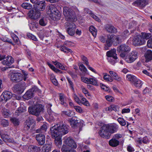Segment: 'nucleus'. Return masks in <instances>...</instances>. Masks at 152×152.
Wrapping results in <instances>:
<instances>
[{
	"instance_id": "1",
	"label": "nucleus",
	"mask_w": 152,
	"mask_h": 152,
	"mask_svg": "<svg viewBox=\"0 0 152 152\" xmlns=\"http://www.w3.org/2000/svg\"><path fill=\"white\" fill-rule=\"evenodd\" d=\"M69 129V126L64 124L59 126L57 124L50 128L51 134L53 138L55 139L56 145L58 147L61 145V137L68 132Z\"/></svg>"
},
{
	"instance_id": "2",
	"label": "nucleus",
	"mask_w": 152,
	"mask_h": 152,
	"mask_svg": "<svg viewBox=\"0 0 152 152\" xmlns=\"http://www.w3.org/2000/svg\"><path fill=\"white\" fill-rule=\"evenodd\" d=\"M118 128V126L115 123L104 124L101 127L99 133L101 137L109 139L112 134L117 132Z\"/></svg>"
},
{
	"instance_id": "3",
	"label": "nucleus",
	"mask_w": 152,
	"mask_h": 152,
	"mask_svg": "<svg viewBox=\"0 0 152 152\" xmlns=\"http://www.w3.org/2000/svg\"><path fill=\"white\" fill-rule=\"evenodd\" d=\"M48 13L50 15L51 19L54 20H57L60 19V12L56 7L53 5H51L49 6Z\"/></svg>"
},
{
	"instance_id": "4",
	"label": "nucleus",
	"mask_w": 152,
	"mask_h": 152,
	"mask_svg": "<svg viewBox=\"0 0 152 152\" xmlns=\"http://www.w3.org/2000/svg\"><path fill=\"white\" fill-rule=\"evenodd\" d=\"M43 109L42 105L38 104L34 106L29 107L28 108V111L30 114L38 116L39 115L40 112L43 111Z\"/></svg>"
},
{
	"instance_id": "5",
	"label": "nucleus",
	"mask_w": 152,
	"mask_h": 152,
	"mask_svg": "<svg viewBox=\"0 0 152 152\" xmlns=\"http://www.w3.org/2000/svg\"><path fill=\"white\" fill-rule=\"evenodd\" d=\"M130 47L126 44H122L118 46L117 48V51L121 53L120 57L124 58H125L127 54L131 50Z\"/></svg>"
},
{
	"instance_id": "6",
	"label": "nucleus",
	"mask_w": 152,
	"mask_h": 152,
	"mask_svg": "<svg viewBox=\"0 0 152 152\" xmlns=\"http://www.w3.org/2000/svg\"><path fill=\"white\" fill-rule=\"evenodd\" d=\"M127 80L130 82L136 87L138 88H141L142 84V82L135 76L131 75H127L126 76Z\"/></svg>"
},
{
	"instance_id": "7",
	"label": "nucleus",
	"mask_w": 152,
	"mask_h": 152,
	"mask_svg": "<svg viewBox=\"0 0 152 152\" xmlns=\"http://www.w3.org/2000/svg\"><path fill=\"white\" fill-rule=\"evenodd\" d=\"M113 38V35L110 34L107 36H99V38L100 41L104 43H105L104 48L105 50L108 49V48L111 46L112 45V38Z\"/></svg>"
},
{
	"instance_id": "8",
	"label": "nucleus",
	"mask_w": 152,
	"mask_h": 152,
	"mask_svg": "<svg viewBox=\"0 0 152 152\" xmlns=\"http://www.w3.org/2000/svg\"><path fill=\"white\" fill-rule=\"evenodd\" d=\"M138 57V53L135 50H133L126 55L124 59L126 62L131 63L135 61Z\"/></svg>"
},
{
	"instance_id": "9",
	"label": "nucleus",
	"mask_w": 152,
	"mask_h": 152,
	"mask_svg": "<svg viewBox=\"0 0 152 152\" xmlns=\"http://www.w3.org/2000/svg\"><path fill=\"white\" fill-rule=\"evenodd\" d=\"M132 42L133 45L135 46H138L144 44L145 41L142 38L141 35L137 34L133 37Z\"/></svg>"
},
{
	"instance_id": "10",
	"label": "nucleus",
	"mask_w": 152,
	"mask_h": 152,
	"mask_svg": "<svg viewBox=\"0 0 152 152\" xmlns=\"http://www.w3.org/2000/svg\"><path fill=\"white\" fill-rule=\"evenodd\" d=\"M23 79V75L20 73H12L11 76V80L15 83H19L22 81Z\"/></svg>"
},
{
	"instance_id": "11",
	"label": "nucleus",
	"mask_w": 152,
	"mask_h": 152,
	"mask_svg": "<svg viewBox=\"0 0 152 152\" xmlns=\"http://www.w3.org/2000/svg\"><path fill=\"white\" fill-rule=\"evenodd\" d=\"M67 28L66 29L67 33L70 36H72L75 34L76 26L73 23H67Z\"/></svg>"
},
{
	"instance_id": "12",
	"label": "nucleus",
	"mask_w": 152,
	"mask_h": 152,
	"mask_svg": "<svg viewBox=\"0 0 152 152\" xmlns=\"http://www.w3.org/2000/svg\"><path fill=\"white\" fill-rule=\"evenodd\" d=\"M29 16L31 18L36 19L39 17L40 16V11L34 8L31 10L29 12Z\"/></svg>"
},
{
	"instance_id": "13",
	"label": "nucleus",
	"mask_w": 152,
	"mask_h": 152,
	"mask_svg": "<svg viewBox=\"0 0 152 152\" xmlns=\"http://www.w3.org/2000/svg\"><path fill=\"white\" fill-rule=\"evenodd\" d=\"M14 92L18 94H21L24 91L25 88L23 84L18 83L15 85L12 88Z\"/></svg>"
},
{
	"instance_id": "14",
	"label": "nucleus",
	"mask_w": 152,
	"mask_h": 152,
	"mask_svg": "<svg viewBox=\"0 0 152 152\" xmlns=\"http://www.w3.org/2000/svg\"><path fill=\"white\" fill-rule=\"evenodd\" d=\"M36 138L39 145H42L45 143V136L44 134L41 133H39L36 135Z\"/></svg>"
},
{
	"instance_id": "15",
	"label": "nucleus",
	"mask_w": 152,
	"mask_h": 152,
	"mask_svg": "<svg viewBox=\"0 0 152 152\" xmlns=\"http://www.w3.org/2000/svg\"><path fill=\"white\" fill-rule=\"evenodd\" d=\"M64 142L67 146L73 148H76L77 145L74 140L71 137H69L65 139Z\"/></svg>"
},
{
	"instance_id": "16",
	"label": "nucleus",
	"mask_w": 152,
	"mask_h": 152,
	"mask_svg": "<svg viewBox=\"0 0 152 152\" xmlns=\"http://www.w3.org/2000/svg\"><path fill=\"white\" fill-rule=\"evenodd\" d=\"M14 61V59L11 56H8L6 57H4L2 63L4 65L8 66L11 65Z\"/></svg>"
},
{
	"instance_id": "17",
	"label": "nucleus",
	"mask_w": 152,
	"mask_h": 152,
	"mask_svg": "<svg viewBox=\"0 0 152 152\" xmlns=\"http://www.w3.org/2000/svg\"><path fill=\"white\" fill-rule=\"evenodd\" d=\"M12 96V93L9 91H6L3 92L1 96L2 100L7 102L10 99Z\"/></svg>"
},
{
	"instance_id": "18",
	"label": "nucleus",
	"mask_w": 152,
	"mask_h": 152,
	"mask_svg": "<svg viewBox=\"0 0 152 152\" xmlns=\"http://www.w3.org/2000/svg\"><path fill=\"white\" fill-rule=\"evenodd\" d=\"M45 3L44 1H39L34 6V8L39 11H43L45 8Z\"/></svg>"
},
{
	"instance_id": "19",
	"label": "nucleus",
	"mask_w": 152,
	"mask_h": 152,
	"mask_svg": "<svg viewBox=\"0 0 152 152\" xmlns=\"http://www.w3.org/2000/svg\"><path fill=\"white\" fill-rule=\"evenodd\" d=\"M69 17V18L66 17V19L67 21H69L73 22L76 21L77 20V18L75 14V12L73 10H72V12H71L68 16Z\"/></svg>"
},
{
	"instance_id": "20",
	"label": "nucleus",
	"mask_w": 152,
	"mask_h": 152,
	"mask_svg": "<svg viewBox=\"0 0 152 152\" xmlns=\"http://www.w3.org/2000/svg\"><path fill=\"white\" fill-rule=\"evenodd\" d=\"M106 55L107 56V58L112 57L115 59L118 58L115 49H113L107 51L106 53Z\"/></svg>"
},
{
	"instance_id": "21",
	"label": "nucleus",
	"mask_w": 152,
	"mask_h": 152,
	"mask_svg": "<svg viewBox=\"0 0 152 152\" xmlns=\"http://www.w3.org/2000/svg\"><path fill=\"white\" fill-rule=\"evenodd\" d=\"M105 28L109 33H115L117 32L116 29L113 26L109 24L106 25Z\"/></svg>"
},
{
	"instance_id": "22",
	"label": "nucleus",
	"mask_w": 152,
	"mask_h": 152,
	"mask_svg": "<svg viewBox=\"0 0 152 152\" xmlns=\"http://www.w3.org/2000/svg\"><path fill=\"white\" fill-rule=\"evenodd\" d=\"M145 61L149 62L152 60V51L151 50H147L145 55Z\"/></svg>"
},
{
	"instance_id": "23",
	"label": "nucleus",
	"mask_w": 152,
	"mask_h": 152,
	"mask_svg": "<svg viewBox=\"0 0 152 152\" xmlns=\"http://www.w3.org/2000/svg\"><path fill=\"white\" fill-rule=\"evenodd\" d=\"M40 147L35 145H30L28 148V152H40Z\"/></svg>"
},
{
	"instance_id": "24",
	"label": "nucleus",
	"mask_w": 152,
	"mask_h": 152,
	"mask_svg": "<svg viewBox=\"0 0 152 152\" xmlns=\"http://www.w3.org/2000/svg\"><path fill=\"white\" fill-rule=\"evenodd\" d=\"M34 94L30 90L27 91L23 95V98L27 100L31 98L34 96Z\"/></svg>"
},
{
	"instance_id": "25",
	"label": "nucleus",
	"mask_w": 152,
	"mask_h": 152,
	"mask_svg": "<svg viewBox=\"0 0 152 152\" xmlns=\"http://www.w3.org/2000/svg\"><path fill=\"white\" fill-rule=\"evenodd\" d=\"M113 38H112V44L113 42H115L119 44L122 42L123 37L121 35L113 36Z\"/></svg>"
},
{
	"instance_id": "26",
	"label": "nucleus",
	"mask_w": 152,
	"mask_h": 152,
	"mask_svg": "<svg viewBox=\"0 0 152 152\" xmlns=\"http://www.w3.org/2000/svg\"><path fill=\"white\" fill-rule=\"evenodd\" d=\"M109 145L113 147H115L119 145V141L115 139L112 138L109 142Z\"/></svg>"
},
{
	"instance_id": "27",
	"label": "nucleus",
	"mask_w": 152,
	"mask_h": 152,
	"mask_svg": "<svg viewBox=\"0 0 152 152\" xmlns=\"http://www.w3.org/2000/svg\"><path fill=\"white\" fill-rule=\"evenodd\" d=\"M59 95V99L61 102V104L63 105L65 107H66L67 104L65 102V96L64 94L62 93H60Z\"/></svg>"
},
{
	"instance_id": "28",
	"label": "nucleus",
	"mask_w": 152,
	"mask_h": 152,
	"mask_svg": "<svg viewBox=\"0 0 152 152\" xmlns=\"http://www.w3.org/2000/svg\"><path fill=\"white\" fill-rule=\"evenodd\" d=\"M72 9L67 7H64L63 13L65 17V18H66V17H69V15L68 16V15L71 13V12H72Z\"/></svg>"
},
{
	"instance_id": "29",
	"label": "nucleus",
	"mask_w": 152,
	"mask_h": 152,
	"mask_svg": "<svg viewBox=\"0 0 152 152\" xmlns=\"http://www.w3.org/2000/svg\"><path fill=\"white\" fill-rule=\"evenodd\" d=\"M147 0H137L135 3L139 7H144L147 4Z\"/></svg>"
},
{
	"instance_id": "30",
	"label": "nucleus",
	"mask_w": 152,
	"mask_h": 152,
	"mask_svg": "<svg viewBox=\"0 0 152 152\" xmlns=\"http://www.w3.org/2000/svg\"><path fill=\"white\" fill-rule=\"evenodd\" d=\"M54 64L57 67L60 69L62 70H66V67L64 66L61 64L59 62H58L57 61H53Z\"/></svg>"
},
{
	"instance_id": "31",
	"label": "nucleus",
	"mask_w": 152,
	"mask_h": 152,
	"mask_svg": "<svg viewBox=\"0 0 152 152\" xmlns=\"http://www.w3.org/2000/svg\"><path fill=\"white\" fill-rule=\"evenodd\" d=\"M78 121V120H75V119L73 118L70 119L69 121L71 126L72 127H75V126H78L79 124Z\"/></svg>"
},
{
	"instance_id": "32",
	"label": "nucleus",
	"mask_w": 152,
	"mask_h": 152,
	"mask_svg": "<svg viewBox=\"0 0 152 152\" xmlns=\"http://www.w3.org/2000/svg\"><path fill=\"white\" fill-rule=\"evenodd\" d=\"M61 151L62 152H76L74 149L72 148L69 149L67 146L64 145H63L62 146Z\"/></svg>"
},
{
	"instance_id": "33",
	"label": "nucleus",
	"mask_w": 152,
	"mask_h": 152,
	"mask_svg": "<svg viewBox=\"0 0 152 152\" xmlns=\"http://www.w3.org/2000/svg\"><path fill=\"white\" fill-rule=\"evenodd\" d=\"M47 19L45 18H41L39 21V24L42 26H45L46 25L47 23Z\"/></svg>"
},
{
	"instance_id": "34",
	"label": "nucleus",
	"mask_w": 152,
	"mask_h": 152,
	"mask_svg": "<svg viewBox=\"0 0 152 152\" xmlns=\"http://www.w3.org/2000/svg\"><path fill=\"white\" fill-rule=\"evenodd\" d=\"M47 126L45 124H43L41 127L40 128L36 130L37 133H44L45 132L47 129Z\"/></svg>"
},
{
	"instance_id": "35",
	"label": "nucleus",
	"mask_w": 152,
	"mask_h": 152,
	"mask_svg": "<svg viewBox=\"0 0 152 152\" xmlns=\"http://www.w3.org/2000/svg\"><path fill=\"white\" fill-rule=\"evenodd\" d=\"M89 84H91L94 86H98L99 83L97 80L94 78H89Z\"/></svg>"
},
{
	"instance_id": "36",
	"label": "nucleus",
	"mask_w": 152,
	"mask_h": 152,
	"mask_svg": "<svg viewBox=\"0 0 152 152\" xmlns=\"http://www.w3.org/2000/svg\"><path fill=\"white\" fill-rule=\"evenodd\" d=\"M47 64L49 67L55 72L56 73H61L62 72L61 70L56 68L53 65L51 64L49 62H47Z\"/></svg>"
},
{
	"instance_id": "37",
	"label": "nucleus",
	"mask_w": 152,
	"mask_h": 152,
	"mask_svg": "<svg viewBox=\"0 0 152 152\" xmlns=\"http://www.w3.org/2000/svg\"><path fill=\"white\" fill-rule=\"evenodd\" d=\"M21 6L23 8L28 10L30 9L32 7V6L31 4L29 3L26 2H24L23 3L21 4Z\"/></svg>"
},
{
	"instance_id": "38",
	"label": "nucleus",
	"mask_w": 152,
	"mask_h": 152,
	"mask_svg": "<svg viewBox=\"0 0 152 152\" xmlns=\"http://www.w3.org/2000/svg\"><path fill=\"white\" fill-rule=\"evenodd\" d=\"M60 49L61 51H62L66 53H68L69 52H70L71 53L73 52L70 49H69L64 46H61Z\"/></svg>"
},
{
	"instance_id": "39",
	"label": "nucleus",
	"mask_w": 152,
	"mask_h": 152,
	"mask_svg": "<svg viewBox=\"0 0 152 152\" xmlns=\"http://www.w3.org/2000/svg\"><path fill=\"white\" fill-rule=\"evenodd\" d=\"M89 30L94 37H96V35L97 31L96 29L94 26H90L89 28Z\"/></svg>"
},
{
	"instance_id": "40",
	"label": "nucleus",
	"mask_w": 152,
	"mask_h": 152,
	"mask_svg": "<svg viewBox=\"0 0 152 152\" xmlns=\"http://www.w3.org/2000/svg\"><path fill=\"white\" fill-rule=\"evenodd\" d=\"M10 120L15 126H18L19 125L20 122L18 119L13 118H11Z\"/></svg>"
},
{
	"instance_id": "41",
	"label": "nucleus",
	"mask_w": 152,
	"mask_h": 152,
	"mask_svg": "<svg viewBox=\"0 0 152 152\" xmlns=\"http://www.w3.org/2000/svg\"><path fill=\"white\" fill-rule=\"evenodd\" d=\"M142 38L145 40L148 39H149L151 37V34L150 33H142Z\"/></svg>"
},
{
	"instance_id": "42",
	"label": "nucleus",
	"mask_w": 152,
	"mask_h": 152,
	"mask_svg": "<svg viewBox=\"0 0 152 152\" xmlns=\"http://www.w3.org/2000/svg\"><path fill=\"white\" fill-rule=\"evenodd\" d=\"M1 137L5 142H10L9 136L7 134H1Z\"/></svg>"
},
{
	"instance_id": "43",
	"label": "nucleus",
	"mask_w": 152,
	"mask_h": 152,
	"mask_svg": "<svg viewBox=\"0 0 152 152\" xmlns=\"http://www.w3.org/2000/svg\"><path fill=\"white\" fill-rule=\"evenodd\" d=\"M2 112L4 118H7L9 116V111L6 108H3Z\"/></svg>"
},
{
	"instance_id": "44",
	"label": "nucleus",
	"mask_w": 152,
	"mask_h": 152,
	"mask_svg": "<svg viewBox=\"0 0 152 152\" xmlns=\"http://www.w3.org/2000/svg\"><path fill=\"white\" fill-rule=\"evenodd\" d=\"M73 112L70 110L63 111L62 112V114L67 115L69 117H72L73 115Z\"/></svg>"
},
{
	"instance_id": "45",
	"label": "nucleus",
	"mask_w": 152,
	"mask_h": 152,
	"mask_svg": "<svg viewBox=\"0 0 152 152\" xmlns=\"http://www.w3.org/2000/svg\"><path fill=\"white\" fill-rule=\"evenodd\" d=\"M27 36L29 38L31 39L32 40L35 41H37V39L36 37L33 34L30 33H27Z\"/></svg>"
},
{
	"instance_id": "46",
	"label": "nucleus",
	"mask_w": 152,
	"mask_h": 152,
	"mask_svg": "<svg viewBox=\"0 0 152 152\" xmlns=\"http://www.w3.org/2000/svg\"><path fill=\"white\" fill-rule=\"evenodd\" d=\"M54 114H52L47 115L46 119L49 122H51L54 121L55 118L53 116Z\"/></svg>"
},
{
	"instance_id": "47",
	"label": "nucleus",
	"mask_w": 152,
	"mask_h": 152,
	"mask_svg": "<svg viewBox=\"0 0 152 152\" xmlns=\"http://www.w3.org/2000/svg\"><path fill=\"white\" fill-rule=\"evenodd\" d=\"M117 121L122 126H124L126 125V121L122 118H118Z\"/></svg>"
},
{
	"instance_id": "48",
	"label": "nucleus",
	"mask_w": 152,
	"mask_h": 152,
	"mask_svg": "<svg viewBox=\"0 0 152 152\" xmlns=\"http://www.w3.org/2000/svg\"><path fill=\"white\" fill-rule=\"evenodd\" d=\"M112 57H108L107 58V60L112 65H114L117 62V59Z\"/></svg>"
},
{
	"instance_id": "49",
	"label": "nucleus",
	"mask_w": 152,
	"mask_h": 152,
	"mask_svg": "<svg viewBox=\"0 0 152 152\" xmlns=\"http://www.w3.org/2000/svg\"><path fill=\"white\" fill-rule=\"evenodd\" d=\"M25 111V109L21 107H19L18 108V110H16L15 113L16 115H18L20 113L24 112Z\"/></svg>"
},
{
	"instance_id": "50",
	"label": "nucleus",
	"mask_w": 152,
	"mask_h": 152,
	"mask_svg": "<svg viewBox=\"0 0 152 152\" xmlns=\"http://www.w3.org/2000/svg\"><path fill=\"white\" fill-rule=\"evenodd\" d=\"M81 59L84 61V63L85 64L86 66H88L89 64V62L87 57L83 55H81Z\"/></svg>"
},
{
	"instance_id": "51",
	"label": "nucleus",
	"mask_w": 152,
	"mask_h": 152,
	"mask_svg": "<svg viewBox=\"0 0 152 152\" xmlns=\"http://www.w3.org/2000/svg\"><path fill=\"white\" fill-rule=\"evenodd\" d=\"M79 68L80 70L84 72H86L87 71V69L85 66L82 64L79 65Z\"/></svg>"
},
{
	"instance_id": "52",
	"label": "nucleus",
	"mask_w": 152,
	"mask_h": 152,
	"mask_svg": "<svg viewBox=\"0 0 152 152\" xmlns=\"http://www.w3.org/2000/svg\"><path fill=\"white\" fill-rule=\"evenodd\" d=\"M45 151L44 152H48L51 148V145L50 144H45L44 146Z\"/></svg>"
},
{
	"instance_id": "53",
	"label": "nucleus",
	"mask_w": 152,
	"mask_h": 152,
	"mask_svg": "<svg viewBox=\"0 0 152 152\" xmlns=\"http://www.w3.org/2000/svg\"><path fill=\"white\" fill-rule=\"evenodd\" d=\"M104 79L107 81L112 82L113 80V79L109 75H105L104 76Z\"/></svg>"
},
{
	"instance_id": "54",
	"label": "nucleus",
	"mask_w": 152,
	"mask_h": 152,
	"mask_svg": "<svg viewBox=\"0 0 152 152\" xmlns=\"http://www.w3.org/2000/svg\"><path fill=\"white\" fill-rule=\"evenodd\" d=\"M81 103H82L84 105L88 106L89 105V103L88 101L86 99L83 98L81 99Z\"/></svg>"
},
{
	"instance_id": "55",
	"label": "nucleus",
	"mask_w": 152,
	"mask_h": 152,
	"mask_svg": "<svg viewBox=\"0 0 152 152\" xmlns=\"http://www.w3.org/2000/svg\"><path fill=\"white\" fill-rule=\"evenodd\" d=\"M1 124L4 127H6L8 126L9 123L7 120L5 119H2L1 121Z\"/></svg>"
},
{
	"instance_id": "56",
	"label": "nucleus",
	"mask_w": 152,
	"mask_h": 152,
	"mask_svg": "<svg viewBox=\"0 0 152 152\" xmlns=\"http://www.w3.org/2000/svg\"><path fill=\"white\" fill-rule=\"evenodd\" d=\"M129 34V33L127 30H125L122 34L121 36L123 37V39H125L127 37Z\"/></svg>"
},
{
	"instance_id": "57",
	"label": "nucleus",
	"mask_w": 152,
	"mask_h": 152,
	"mask_svg": "<svg viewBox=\"0 0 152 152\" xmlns=\"http://www.w3.org/2000/svg\"><path fill=\"white\" fill-rule=\"evenodd\" d=\"M13 39L14 41L18 44L20 43V42L19 40V38L18 37L14 34H13L12 36Z\"/></svg>"
},
{
	"instance_id": "58",
	"label": "nucleus",
	"mask_w": 152,
	"mask_h": 152,
	"mask_svg": "<svg viewBox=\"0 0 152 152\" xmlns=\"http://www.w3.org/2000/svg\"><path fill=\"white\" fill-rule=\"evenodd\" d=\"M74 108L76 111L79 113H82L84 112L83 110L79 106H74Z\"/></svg>"
},
{
	"instance_id": "59",
	"label": "nucleus",
	"mask_w": 152,
	"mask_h": 152,
	"mask_svg": "<svg viewBox=\"0 0 152 152\" xmlns=\"http://www.w3.org/2000/svg\"><path fill=\"white\" fill-rule=\"evenodd\" d=\"M52 106V105L49 104L47 106V112L48 113V115L54 114V113L51 110L50 107Z\"/></svg>"
},
{
	"instance_id": "60",
	"label": "nucleus",
	"mask_w": 152,
	"mask_h": 152,
	"mask_svg": "<svg viewBox=\"0 0 152 152\" xmlns=\"http://www.w3.org/2000/svg\"><path fill=\"white\" fill-rule=\"evenodd\" d=\"M1 39L4 42H9L12 45H14V44L13 43H12V42L11 41V40L10 39H9L8 38L6 37H4L3 38H2Z\"/></svg>"
},
{
	"instance_id": "61",
	"label": "nucleus",
	"mask_w": 152,
	"mask_h": 152,
	"mask_svg": "<svg viewBox=\"0 0 152 152\" xmlns=\"http://www.w3.org/2000/svg\"><path fill=\"white\" fill-rule=\"evenodd\" d=\"M32 93H34L35 92H38L39 91V89L37 87L34 86L32 87L31 88L29 89Z\"/></svg>"
},
{
	"instance_id": "62",
	"label": "nucleus",
	"mask_w": 152,
	"mask_h": 152,
	"mask_svg": "<svg viewBox=\"0 0 152 152\" xmlns=\"http://www.w3.org/2000/svg\"><path fill=\"white\" fill-rule=\"evenodd\" d=\"M81 80L84 83L89 84V78L84 77H81Z\"/></svg>"
},
{
	"instance_id": "63",
	"label": "nucleus",
	"mask_w": 152,
	"mask_h": 152,
	"mask_svg": "<svg viewBox=\"0 0 152 152\" xmlns=\"http://www.w3.org/2000/svg\"><path fill=\"white\" fill-rule=\"evenodd\" d=\"M122 137V135L121 134H117L114 135L113 138L115 139L118 140L120 138H121Z\"/></svg>"
},
{
	"instance_id": "64",
	"label": "nucleus",
	"mask_w": 152,
	"mask_h": 152,
	"mask_svg": "<svg viewBox=\"0 0 152 152\" xmlns=\"http://www.w3.org/2000/svg\"><path fill=\"white\" fill-rule=\"evenodd\" d=\"M136 22L134 21L130 22L129 23V27L131 28H134L136 26Z\"/></svg>"
}]
</instances>
